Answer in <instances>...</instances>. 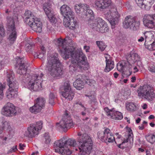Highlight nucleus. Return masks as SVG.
Segmentation results:
<instances>
[{"label": "nucleus", "mask_w": 155, "mask_h": 155, "mask_svg": "<svg viewBox=\"0 0 155 155\" xmlns=\"http://www.w3.org/2000/svg\"><path fill=\"white\" fill-rule=\"evenodd\" d=\"M79 136L77 138L78 141L79 143L78 148H75L76 151L79 149V155H89L92 149L93 143L91 137L86 133L83 134L78 133Z\"/></svg>", "instance_id": "nucleus-3"}, {"label": "nucleus", "mask_w": 155, "mask_h": 155, "mask_svg": "<svg viewBox=\"0 0 155 155\" xmlns=\"http://www.w3.org/2000/svg\"><path fill=\"white\" fill-rule=\"evenodd\" d=\"M104 110L106 113L107 115L110 117L114 110L113 109H109L107 107H106L104 108Z\"/></svg>", "instance_id": "nucleus-40"}, {"label": "nucleus", "mask_w": 155, "mask_h": 155, "mask_svg": "<svg viewBox=\"0 0 155 155\" xmlns=\"http://www.w3.org/2000/svg\"><path fill=\"white\" fill-rule=\"evenodd\" d=\"M154 0H145V1H147L150 5H151L153 3Z\"/></svg>", "instance_id": "nucleus-52"}, {"label": "nucleus", "mask_w": 155, "mask_h": 155, "mask_svg": "<svg viewBox=\"0 0 155 155\" xmlns=\"http://www.w3.org/2000/svg\"><path fill=\"white\" fill-rule=\"evenodd\" d=\"M133 134L132 133V130H130V131H129L128 134L127 136V137L126 139L124 138L122 143L124 144L126 143L130 142V143H133Z\"/></svg>", "instance_id": "nucleus-31"}, {"label": "nucleus", "mask_w": 155, "mask_h": 155, "mask_svg": "<svg viewBox=\"0 0 155 155\" xmlns=\"http://www.w3.org/2000/svg\"><path fill=\"white\" fill-rule=\"evenodd\" d=\"M110 118L116 120H120L123 118L122 114L117 111L114 110Z\"/></svg>", "instance_id": "nucleus-28"}, {"label": "nucleus", "mask_w": 155, "mask_h": 155, "mask_svg": "<svg viewBox=\"0 0 155 155\" xmlns=\"http://www.w3.org/2000/svg\"><path fill=\"white\" fill-rule=\"evenodd\" d=\"M23 17L25 23L36 32L40 33L42 31V24L40 19L36 18L29 11H26Z\"/></svg>", "instance_id": "nucleus-4"}, {"label": "nucleus", "mask_w": 155, "mask_h": 155, "mask_svg": "<svg viewBox=\"0 0 155 155\" xmlns=\"http://www.w3.org/2000/svg\"><path fill=\"white\" fill-rule=\"evenodd\" d=\"M69 17H64L63 24L66 27H69L71 29L75 28L77 21L74 19V16H70Z\"/></svg>", "instance_id": "nucleus-22"}, {"label": "nucleus", "mask_w": 155, "mask_h": 155, "mask_svg": "<svg viewBox=\"0 0 155 155\" xmlns=\"http://www.w3.org/2000/svg\"><path fill=\"white\" fill-rule=\"evenodd\" d=\"M43 123L42 121L37 122L35 124H31L25 131V135L29 137H32L39 134V130L42 127Z\"/></svg>", "instance_id": "nucleus-17"}, {"label": "nucleus", "mask_w": 155, "mask_h": 155, "mask_svg": "<svg viewBox=\"0 0 155 155\" xmlns=\"http://www.w3.org/2000/svg\"><path fill=\"white\" fill-rule=\"evenodd\" d=\"M106 59V66L104 70V71L108 72L114 67V62L112 60V58L109 55L105 57Z\"/></svg>", "instance_id": "nucleus-26"}, {"label": "nucleus", "mask_w": 155, "mask_h": 155, "mask_svg": "<svg viewBox=\"0 0 155 155\" xmlns=\"http://www.w3.org/2000/svg\"><path fill=\"white\" fill-rule=\"evenodd\" d=\"M88 25L92 28L96 29L97 31L103 33L108 29L107 24L105 21L100 17L97 18L94 21L91 22L87 23Z\"/></svg>", "instance_id": "nucleus-13"}, {"label": "nucleus", "mask_w": 155, "mask_h": 155, "mask_svg": "<svg viewBox=\"0 0 155 155\" xmlns=\"http://www.w3.org/2000/svg\"><path fill=\"white\" fill-rule=\"evenodd\" d=\"M45 54V53H44L43 52H41V53H39V54H38V53H36V54H35V56H36L38 58L40 59L43 58L44 57V55Z\"/></svg>", "instance_id": "nucleus-48"}, {"label": "nucleus", "mask_w": 155, "mask_h": 155, "mask_svg": "<svg viewBox=\"0 0 155 155\" xmlns=\"http://www.w3.org/2000/svg\"><path fill=\"white\" fill-rule=\"evenodd\" d=\"M144 40V38L142 37H141L138 40V41L139 42H142Z\"/></svg>", "instance_id": "nucleus-61"}, {"label": "nucleus", "mask_w": 155, "mask_h": 155, "mask_svg": "<svg viewBox=\"0 0 155 155\" xmlns=\"http://www.w3.org/2000/svg\"><path fill=\"white\" fill-rule=\"evenodd\" d=\"M77 145L75 140L73 138L67 139L66 137H63L60 140L56 141L54 143V147L55 152L60 151V148H63L65 147H75Z\"/></svg>", "instance_id": "nucleus-10"}, {"label": "nucleus", "mask_w": 155, "mask_h": 155, "mask_svg": "<svg viewBox=\"0 0 155 155\" xmlns=\"http://www.w3.org/2000/svg\"><path fill=\"white\" fill-rule=\"evenodd\" d=\"M146 139L150 143H153L155 142V135L152 134L146 137Z\"/></svg>", "instance_id": "nucleus-38"}, {"label": "nucleus", "mask_w": 155, "mask_h": 155, "mask_svg": "<svg viewBox=\"0 0 155 155\" xmlns=\"http://www.w3.org/2000/svg\"><path fill=\"white\" fill-rule=\"evenodd\" d=\"M154 91L153 87L150 84L140 86L137 90L138 96L149 101H152L155 97Z\"/></svg>", "instance_id": "nucleus-8"}, {"label": "nucleus", "mask_w": 155, "mask_h": 155, "mask_svg": "<svg viewBox=\"0 0 155 155\" xmlns=\"http://www.w3.org/2000/svg\"><path fill=\"white\" fill-rule=\"evenodd\" d=\"M2 114L6 117H11L16 115L17 111L14 104L8 102L3 107Z\"/></svg>", "instance_id": "nucleus-20"}, {"label": "nucleus", "mask_w": 155, "mask_h": 155, "mask_svg": "<svg viewBox=\"0 0 155 155\" xmlns=\"http://www.w3.org/2000/svg\"><path fill=\"white\" fill-rule=\"evenodd\" d=\"M155 118V117L153 115H150L148 117V119H149L151 120L152 119H154Z\"/></svg>", "instance_id": "nucleus-58"}, {"label": "nucleus", "mask_w": 155, "mask_h": 155, "mask_svg": "<svg viewBox=\"0 0 155 155\" xmlns=\"http://www.w3.org/2000/svg\"><path fill=\"white\" fill-rule=\"evenodd\" d=\"M61 13L64 17H69L70 16H74V12L68 5H64L60 8Z\"/></svg>", "instance_id": "nucleus-24"}, {"label": "nucleus", "mask_w": 155, "mask_h": 155, "mask_svg": "<svg viewBox=\"0 0 155 155\" xmlns=\"http://www.w3.org/2000/svg\"><path fill=\"white\" fill-rule=\"evenodd\" d=\"M19 149L21 150H22L24 149V147H25V146L24 144H22L21 143H20L19 144Z\"/></svg>", "instance_id": "nucleus-50"}, {"label": "nucleus", "mask_w": 155, "mask_h": 155, "mask_svg": "<svg viewBox=\"0 0 155 155\" xmlns=\"http://www.w3.org/2000/svg\"><path fill=\"white\" fill-rule=\"evenodd\" d=\"M44 75V74L41 73L40 76L37 74L32 76L31 79L28 83V88L30 90H33L34 91L40 90L41 88L42 77Z\"/></svg>", "instance_id": "nucleus-14"}, {"label": "nucleus", "mask_w": 155, "mask_h": 155, "mask_svg": "<svg viewBox=\"0 0 155 155\" xmlns=\"http://www.w3.org/2000/svg\"><path fill=\"white\" fill-rule=\"evenodd\" d=\"M142 108L143 109H145L147 108V105L146 104H143Z\"/></svg>", "instance_id": "nucleus-63"}, {"label": "nucleus", "mask_w": 155, "mask_h": 155, "mask_svg": "<svg viewBox=\"0 0 155 155\" xmlns=\"http://www.w3.org/2000/svg\"><path fill=\"white\" fill-rule=\"evenodd\" d=\"M0 100L2 99L3 96V90L5 88V87L2 84H0Z\"/></svg>", "instance_id": "nucleus-42"}, {"label": "nucleus", "mask_w": 155, "mask_h": 155, "mask_svg": "<svg viewBox=\"0 0 155 155\" xmlns=\"http://www.w3.org/2000/svg\"><path fill=\"white\" fill-rule=\"evenodd\" d=\"M123 144L122 143H121L119 144L118 146V147L121 149H124L125 147H124V146L121 147V146Z\"/></svg>", "instance_id": "nucleus-55"}, {"label": "nucleus", "mask_w": 155, "mask_h": 155, "mask_svg": "<svg viewBox=\"0 0 155 155\" xmlns=\"http://www.w3.org/2000/svg\"><path fill=\"white\" fill-rule=\"evenodd\" d=\"M46 103L44 98L40 97L37 98L35 102L34 105L30 108L31 112L35 114L39 112L45 106Z\"/></svg>", "instance_id": "nucleus-19"}, {"label": "nucleus", "mask_w": 155, "mask_h": 155, "mask_svg": "<svg viewBox=\"0 0 155 155\" xmlns=\"http://www.w3.org/2000/svg\"><path fill=\"white\" fill-rule=\"evenodd\" d=\"M7 15L6 26L8 31L9 33L8 39L10 43L13 44L15 41L17 36L16 30L15 27L14 20L13 17L9 16L12 12L7 9L5 11Z\"/></svg>", "instance_id": "nucleus-7"}, {"label": "nucleus", "mask_w": 155, "mask_h": 155, "mask_svg": "<svg viewBox=\"0 0 155 155\" xmlns=\"http://www.w3.org/2000/svg\"><path fill=\"white\" fill-rule=\"evenodd\" d=\"M60 152L63 155H70L71 153V151L70 150L69 147H65L63 148H60Z\"/></svg>", "instance_id": "nucleus-35"}, {"label": "nucleus", "mask_w": 155, "mask_h": 155, "mask_svg": "<svg viewBox=\"0 0 155 155\" xmlns=\"http://www.w3.org/2000/svg\"><path fill=\"white\" fill-rule=\"evenodd\" d=\"M73 85L77 89L80 90L84 87V83L79 77L73 83Z\"/></svg>", "instance_id": "nucleus-30"}, {"label": "nucleus", "mask_w": 155, "mask_h": 155, "mask_svg": "<svg viewBox=\"0 0 155 155\" xmlns=\"http://www.w3.org/2000/svg\"><path fill=\"white\" fill-rule=\"evenodd\" d=\"M141 119L140 118H138L136 120V122L137 124H138L140 123Z\"/></svg>", "instance_id": "nucleus-57"}, {"label": "nucleus", "mask_w": 155, "mask_h": 155, "mask_svg": "<svg viewBox=\"0 0 155 155\" xmlns=\"http://www.w3.org/2000/svg\"><path fill=\"white\" fill-rule=\"evenodd\" d=\"M84 49L86 52H89V50L90 48V47L89 46L86 45L84 46Z\"/></svg>", "instance_id": "nucleus-49"}, {"label": "nucleus", "mask_w": 155, "mask_h": 155, "mask_svg": "<svg viewBox=\"0 0 155 155\" xmlns=\"http://www.w3.org/2000/svg\"><path fill=\"white\" fill-rule=\"evenodd\" d=\"M15 75L12 71L7 72V81L9 88L6 92V96L9 99L16 97L18 88V83L14 80Z\"/></svg>", "instance_id": "nucleus-5"}, {"label": "nucleus", "mask_w": 155, "mask_h": 155, "mask_svg": "<svg viewBox=\"0 0 155 155\" xmlns=\"http://www.w3.org/2000/svg\"><path fill=\"white\" fill-rule=\"evenodd\" d=\"M34 45L33 44L28 43L26 45L25 49L26 51L28 52L31 51V49L33 48Z\"/></svg>", "instance_id": "nucleus-41"}, {"label": "nucleus", "mask_w": 155, "mask_h": 155, "mask_svg": "<svg viewBox=\"0 0 155 155\" xmlns=\"http://www.w3.org/2000/svg\"><path fill=\"white\" fill-rule=\"evenodd\" d=\"M140 25V22L136 17H133L129 15L126 17L123 22V26L125 28H130L134 30L138 29Z\"/></svg>", "instance_id": "nucleus-15"}, {"label": "nucleus", "mask_w": 155, "mask_h": 155, "mask_svg": "<svg viewBox=\"0 0 155 155\" xmlns=\"http://www.w3.org/2000/svg\"><path fill=\"white\" fill-rule=\"evenodd\" d=\"M44 138L43 140L46 144H48L50 143L51 139H50L49 133H45L44 135Z\"/></svg>", "instance_id": "nucleus-39"}, {"label": "nucleus", "mask_w": 155, "mask_h": 155, "mask_svg": "<svg viewBox=\"0 0 155 155\" xmlns=\"http://www.w3.org/2000/svg\"><path fill=\"white\" fill-rule=\"evenodd\" d=\"M68 112L66 110L65 111L62 120L56 124V126L58 129L64 132L66 131L68 129L72 127L73 126V121Z\"/></svg>", "instance_id": "nucleus-12"}, {"label": "nucleus", "mask_w": 155, "mask_h": 155, "mask_svg": "<svg viewBox=\"0 0 155 155\" xmlns=\"http://www.w3.org/2000/svg\"><path fill=\"white\" fill-rule=\"evenodd\" d=\"M110 7V10L105 14V17L111 24V28H113L118 23L120 15L115 6L112 5Z\"/></svg>", "instance_id": "nucleus-11"}, {"label": "nucleus", "mask_w": 155, "mask_h": 155, "mask_svg": "<svg viewBox=\"0 0 155 155\" xmlns=\"http://www.w3.org/2000/svg\"><path fill=\"white\" fill-rule=\"evenodd\" d=\"M61 95L68 100H72L74 94L71 90V87L69 81H66L60 88Z\"/></svg>", "instance_id": "nucleus-16"}, {"label": "nucleus", "mask_w": 155, "mask_h": 155, "mask_svg": "<svg viewBox=\"0 0 155 155\" xmlns=\"http://www.w3.org/2000/svg\"><path fill=\"white\" fill-rule=\"evenodd\" d=\"M111 4V0H99L96 2L95 7L97 9L102 11L110 6Z\"/></svg>", "instance_id": "nucleus-23"}, {"label": "nucleus", "mask_w": 155, "mask_h": 155, "mask_svg": "<svg viewBox=\"0 0 155 155\" xmlns=\"http://www.w3.org/2000/svg\"><path fill=\"white\" fill-rule=\"evenodd\" d=\"M97 135L99 139L102 142L107 143L113 142L114 140V137L113 134L108 128H105L103 132H98Z\"/></svg>", "instance_id": "nucleus-18"}, {"label": "nucleus", "mask_w": 155, "mask_h": 155, "mask_svg": "<svg viewBox=\"0 0 155 155\" xmlns=\"http://www.w3.org/2000/svg\"><path fill=\"white\" fill-rule=\"evenodd\" d=\"M5 30L3 26L0 25V43L2 42L3 38L5 36Z\"/></svg>", "instance_id": "nucleus-37"}, {"label": "nucleus", "mask_w": 155, "mask_h": 155, "mask_svg": "<svg viewBox=\"0 0 155 155\" xmlns=\"http://www.w3.org/2000/svg\"><path fill=\"white\" fill-rule=\"evenodd\" d=\"M16 62L15 67L18 68L17 71V73L22 76V78L23 80H28L30 75L28 73L27 74L26 71L29 64L24 60L23 58H21L18 57L16 58Z\"/></svg>", "instance_id": "nucleus-9"}, {"label": "nucleus", "mask_w": 155, "mask_h": 155, "mask_svg": "<svg viewBox=\"0 0 155 155\" xmlns=\"http://www.w3.org/2000/svg\"><path fill=\"white\" fill-rule=\"evenodd\" d=\"M78 104L81 106V107L84 108V110H86V108L84 106V105L82 104L81 102H79Z\"/></svg>", "instance_id": "nucleus-60"}, {"label": "nucleus", "mask_w": 155, "mask_h": 155, "mask_svg": "<svg viewBox=\"0 0 155 155\" xmlns=\"http://www.w3.org/2000/svg\"><path fill=\"white\" fill-rule=\"evenodd\" d=\"M114 76L115 78H117L118 76V74L116 72L114 74Z\"/></svg>", "instance_id": "nucleus-56"}, {"label": "nucleus", "mask_w": 155, "mask_h": 155, "mask_svg": "<svg viewBox=\"0 0 155 155\" xmlns=\"http://www.w3.org/2000/svg\"><path fill=\"white\" fill-rule=\"evenodd\" d=\"M96 43L100 50L101 51H103L106 48V45L103 41H96Z\"/></svg>", "instance_id": "nucleus-36"}, {"label": "nucleus", "mask_w": 155, "mask_h": 155, "mask_svg": "<svg viewBox=\"0 0 155 155\" xmlns=\"http://www.w3.org/2000/svg\"><path fill=\"white\" fill-rule=\"evenodd\" d=\"M56 95L55 92H50L49 96V103L53 105L55 104V99L56 98Z\"/></svg>", "instance_id": "nucleus-34"}, {"label": "nucleus", "mask_w": 155, "mask_h": 155, "mask_svg": "<svg viewBox=\"0 0 155 155\" xmlns=\"http://www.w3.org/2000/svg\"><path fill=\"white\" fill-rule=\"evenodd\" d=\"M41 52H43L44 53H45L46 51L45 49V47L44 46L42 45L41 47Z\"/></svg>", "instance_id": "nucleus-51"}, {"label": "nucleus", "mask_w": 155, "mask_h": 155, "mask_svg": "<svg viewBox=\"0 0 155 155\" xmlns=\"http://www.w3.org/2000/svg\"><path fill=\"white\" fill-rule=\"evenodd\" d=\"M136 3L137 5L140 6L141 7V8L143 9H149L148 7H150V6H147V5H146V3H145L146 1L145 0H135Z\"/></svg>", "instance_id": "nucleus-33"}, {"label": "nucleus", "mask_w": 155, "mask_h": 155, "mask_svg": "<svg viewBox=\"0 0 155 155\" xmlns=\"http://www.w3.org/2000/svg\"><path fill=\"white\" fill-rule=\"evenodd\" d=\"M126 108L127 110L130 112L134 111L137 109L135 103L131 102L127 104Z\"/></svg>", "instance_id": "nucleus-32"}, {"label": "nucleus", "mask_w": 155, "mask_h": 155, "mask_svg": "<svg viewBox=\"0 0 155 155\" xmlns=\"http://www.w3.org/2000/svg\"><path fill=\"white\" fill-rule=\"evenodd\" d=\"M139 129L140 130H143L144 129V125L143 124H142L141 126H139L138 127Z\"/></svg>", "instance_id": "nucleus-54"}, {"label": "nucleus", "mask_w": 155, "mask_h": 155, "mask_svg": "<svg viewBox=\"0 0 155 155\" xmlns=\"http://www.w3.org/2000/svg\"><path fill=\"white\" fill-rule=\"evenodd\" d=\"M88 8L89 5L86 4L81 3L76 4L74 6L75 11L78 14H83Z\"/></svg>", "instance_id": "nucleus-27"}, {"label": "nucleus", "mask_w": 155, "mask_h": 155, "mask_svg": "<svg viewBox=\"0 0 155 155\" xmlns=\"http://www.w3.org/2000/svg\"><path fill=\"white\" fill-rule=\"evenodd\" d=\"M131 82H134L136 80V78L135 77H132L131 78Z\"/></svg>", "instance_id": "nucleus-59"}, {"label": "nucleus", "mask_w": 155, "mask_h": 155, "mask_svg": "<svg viewBox=\"0 0 155 155\" xmlns=\"http://www.w3.org/2000/svg\"><path fill=\"white\" fill-rule=\"evenodd\" d=\"M147 49L150 50H155V41L153 42L150 44H147Z\"/></svg>", "instance_id": "nucleus-43"}, {"label": "nucleus", "mask_w": 155, "mask_h": 155, "mask_svg": "<svg viewBox=\"0 0 155 155\" xmlns=\"http://www.w3.org/2000/svg\"><path fill=\"white\" fill-rule=\"evenodd\" d=\"M149 70L151 72H155V68L153 67L149 68Z\"/></svg>", "instance_id": "nucleus-53"}, {"label": "nucleus", "mask_w": 155, "mask_h": 155, "mask_svg": "<svg viewBox=\"0 0 155 155\" xmlns=\"http://www.w3.org/2000/svg\"><path fill=\"white\" fill-rule=\"evenodd\" d=\"M126 59L127 61H123L119 62L117 64V70L124 73L125 68H128L129 73L128 76L131 74L132 72L131 71L132 68V64L136 62L139 61L140 58L138 54L136 53H133L128 54L126 55ZM124 74V73H123Z\"/></svg>", "instance_id": "nucleus-6"}, {"label": "nucleus", "mask_w": 155, "mask_h": 155, "mask_svg": "<svg viewBox=\"0 0 155 155\" xmlns=\"http://www.w3.org/2000/svg\"><path fill=\"white\" fill-rule=\"evenodd\" d=\"M57 42L63 58L67 59L71 58V63L70 65L71 71H79L88 69L89 68V63L82 51L75 50V48L73 46H68L65 39L58 38Z\"/></svg>", "instance_id": "nucleus-1"}, {"label": "nucleus", "mask_w": 155, "mask_h": 155, "mask_svg": "<svg viewBox=\"0 0 155 155\" xmlns=\"http://www.w3.org/2000/svg\"><path fill=\"white\" fill-rule=\"evenodd\" d=\"M81 115L82 116V117H84L86 114V113L83 111L81 112Z\"/></svg>", "instance_id": "nucleus-64"}, {"label": "nucleus", "mask_w": 155, "mask_h": 155, "mask_svg": "<svg viewBox=\"0 0 155 155\" xmlns=\"http://www.w3.org/2000/svg\"><path fill=\"white\" fill-rule=\"evenodd\" d=\"M145 37L146 41L144 45H146V44H147V39L148 38H149L150 37L152 38V37L153 36V35L150 32H147L145 33Z\"/></svg>", "instance_id": "nucleus-44"}, {"label": "nucleus", "mask_w": 155, "mask_h": 155, "mask_svg": "<svg viewBox=\"0 0 155 155\" xmlns=\"http://www.w3.org/2000/svg\"><path fill=\"white\" fill-rule=\"evenodd\" d=\"M2 127H3V129L4 128H9L10 127L9 124L7 121H3L2 122Z\"/></svg>", "instance_id": "nucleus-45"}, {"label": "nucleus", "mask_w": 155, "mask_h": 155, "mask_svg": "<svg viewBox=\"0 0 155 155\" xmlns=\"http://www.w3.org/2000/svg\"><path fill=\"white\" fill-rule=\"evenodd\" d=\"M82 120L84 121L83 124H87L89 123L91 120V119L89 117H82Z\"/></svg>", "instance_id": "nucleus-46"}, {"label": "nucleus", "mask_w": 155, "mask_h": 155, "mask_svg": "<svg viewBox=\"0 0 155 155\" xmlns=\"http://www.w3.org/2000/svg\"><path fill=\"white\" fill-rule=\"evenodd\" d=\"M134 70H135V71L134 72V73H135L136 72L138 71V70L137 68V67H135L134 68Z\"/></svg>", "instance_id": "nucleus-62"}, {"label": "nucleus", "mask_w": 155, "mask_h": 155, "mask_svg": "<svg viewBox=\"0 0 155 155\" xmlns=\"http://www.w3.org/2000/svg\"><path fill=\"white\" fill-rule=\"evenodd\" d=\"M43 9L50 21L52 23H55L57 21V18L47 3H45L43 5Z\"/></svg>", "instance_id": "nucleus-21"}, {"label": "nucleus", "mask_w": 155, "mask_h": 155, "mask_svg": "<svg viewBox=\"0 0 155 155\" xmlns=\"http://www.w3.org/2000/svg\"><path fill=\"white\" fill-rule=\"evenodd\" d=\"M58 54L48 56L46 65L47 73L53 77H60L64 74V71L58 57Z\"/></svg>", "instance_id": "nucleus-2"}, {"label": "nucleus", "mask_w": 155, "mask_h": 155, "mask_svg": "<svg viewBox=\"0 0 155 155\" xmlns=\"http://www.w3.org/2000/svg\"><path fill=\"white\" fill-rule=\"evenodd\" d=\"M90 7L89 6V8L86 10V15L87 18H88V21H87V23L89 22H91L92 20H93L94 18V15L93 12L92 10L89 9Z\"/></svg>", "instance_id": "nucleus-29"}, {"label": "nucleus", "mask_w": 155, "mask_h": 155, "mask_svg": "<svg viewBox=\"0 0 155 155\" xmlns=\"http://www.w3.org/2000/svg\"><path fill=\"white\" fill-rule=\"evenodd\" d=\"M17 145L13 147H12L8 151V153H12L13 152H15V151L17 150Z\"/></svg>", "instance_id": "nucleus-47"}, {"label": "nucleus", "mask_w": 155, "mask_h": 155, "mask_svg": "<svg viewBox=\"0 0 155 155\" xmlns=\"http://www.w3.org/2000/svg\"><path fill=\"white\" fill-rule=\"evenodd\" d=\"M155 17V15L151 16L150 15H148L146 18L144 17L143 18V22L145 26L148 28L153 29L155 30V22L152 20H150L148 19L149 17L154 19V17Z\"/></svg>", "instance_id": "nucleus-25"}]
</instances>
